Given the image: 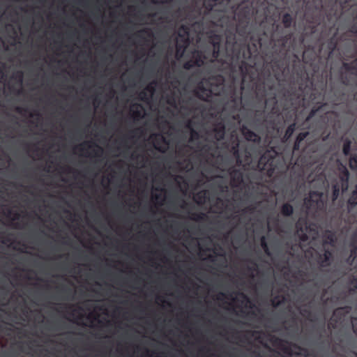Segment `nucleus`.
I'll list each match as a JSON object with an SVG mask.
<instances>
[{
	"label": "nucleus",
	"instance_id": "nucleus-1",
	"mask_svg": "<svg viewBox=\"0 0 357 357\" xmlns=\"http://www.w3.org/2000/svg\"><path fill=\"white\" fill-rule=\"evenodd\" d=\"M203 6L217 26L227 28L236 20V33L226 30L225 52H221V36L215 33L209 37L212 48L206 49L213 61L238 64L241 90L234 84L229 86V107L234 112L250 107L241 96L248 77L255 96L257 85L269 78L275 89H281L280 82L290 78V34L284 33L279 24V8L266 0H203Z\"/></svg>",
	"mask_w": 357,
	"mask_h": 357
},
{
	"label": "nucleus",
	"instance_id": "nucleus-2",
	"mask_svg": "<svg viewBox=\"0 0 357 357\" xmlns=\"http://www.w3.org/2000/svg\"><path fill=\"white\" fill-rule=\"evenodd\" d=\"M271 78L257 85L256 98L261 102L263 109L255 113L256 121L266 129V150L258 160L254 159L250 149L244 148L241 155L244 169L257 168L273 181H284L290 168L287 157L290 138V91L275 89Z\"/></svg>",
	"mask_w": 357,
	"mask_h": 357
},
{
	"label": "nucleus",
	"instance_id": "nucleus-3",
	"mask_svg": "<svg viewBox=\"0 0 357 357\" xmlns=\"http://www.w3.org/2000/svg\"><path fill=\"white\" fill-rule=\"evenodd\" d=\"M205 83L208 88L205 87L201 82L193 90V95L201 100L210 102L213 96L221 95L224 89L225 78L220 75H213L205 79Z\"/></svg>",
	"mask_w": 357,
	"mask_h": 357
},
{
	"label": "nucleus",
	"instance_id": "nucleus-4",
	"mask_svg": "<svg viewBox=\"0 0 357 357\" xmlns=\"http://www.w3.org/2000/svg\"><path fill=\"white\" fill-rule=\"evenodd\" d=\"M222 172H226L229 176L230 185L232 188H241L244 185V172L243 170L231 166L228 168H222Z\"/></svg>",
	"mask_w": 357,
	"mask_h": 357
},
{
	"label": "nucleus",
	"instance_id": "nucleus-5",
	"mask_svg": "<svg viewBox=\"0 0 357 357\" xmlns=\"http://www.w3.org/2000/svg\"><path fill=\"white\" fill-rule=\"evenodd\" d=\"M192 59L196 67H202L205 62H214L206 50H194L192 54Z\"/></svg>",
	"mask_w": 357,
	"mask_h": 357
},
{
	"label": "nucleus",
	"instance_id": "nucleus-6",
	"mask_svg": "<svg viewBox=\"0 0 357 357\" xmlns=\"http://www.w3.org/2000/svg\"><path fill=\"white\" fill-rule=\"evenodd\" d=\"M231 138L233 139V141L230 151L236 158V165H240L242 163V158L241 155V150L239 148L238 137L235 132L231 134Z\"/></svg>",
	"mask_w": 357,
	"mask_h": 357
},
{
	"label": "nucleus",
	"instance_id": "nucleus-7",
	"mask_svg": "<svg viewBox=\"0 0 357 357\" xmlns=\"http://www.w3.org/2000/svg\"><path fill=\"white\" fill-rule=\"evenodd\" d=\"M241 132L243 135L244 138L247 141L252 142H259L261 140L260 137L255 132L249 129L245 125H242L241 127Z\"/></svg>",
	"mask_w": 357,
	"mask_h": 357
},
{
	"label": "nucleus",
	"instance_id": "nucleus-8",
	"mask_svg": "<svg viewBox=\"0 0 357 357\" xmlns=\"http://www.w3.org/2000/svg\"><path fill=\"white\" fill-rule=\"evenodd\" d=\"M323 192L319 191H312L310 194V199L305 201L306 205L309 207H319L320 206V202L322 203Z\"/></svg>",
	"mask_w": 357,
	"mask_h": 357
},
{
	"label": "nucleus",
	"instance_id": "nucleus-9",
	"mask_svg": "<svg viewBox=\"0 0 357 357\" xmlns=\"http://www.w3.org/2000/svg\"><path fill=\"white\" fill-rule=\"evenodd\" d=\"M212 132L214 137L217 141H220L225 138V126L222 121L217 122L214 124L212 129Z\"/></svg>",
	"mask_w": 357,
	"mask_h": 357
},
{
	"label": "nucleus",
	"instance_id": "nucleus-10",
	"mask_svg": "<svg viewBox=\"0 0 357 357\" xmlns=\"http://www.w3.org/2000/svg\"><path fill=\"white\" fill-rule=\"evenodd\" d=\"M290 298V295L287 293L285 296L282 294H278L277 295L273 294L271 300V305L274 307L281 306L285 302H287Z\"/></svg>",
	"mask_w": 357,
	"mask_h": 357
},
{
	"label": "nucleus",
	"instance_id": "nucleus-11",
	"mask_svg": "<svg viewBox=\"0 0 357 357\" xmlns=\"http://www.w3.org/2000/svg\"><path fill=\"white\" fill-rule=\"evenodd\" d=\"M92 146H94L96 147H97V149L96 150H94V156L95 157H97V158H99L102 155V149L98 145H97L96 144L93 143V142H83L82 144H81L79 146V151H84V146H87L89 149L91 148Z\"/></svg>",
	"mask_w": 357,
	"mask_h": 357
},
{
	"label": "nucleus",
	"instance_id": "nucleus-12",
	"mask_svg": "<svg viewBox=\"0 0 357 357\" xmlns=\"http://www.w3.org/2000/svg\"><path fill=\"white\" fill-rule=\"evenodd\" d=\"M153 137H154L155 142L156 143V144L154 145L155 149L160 152L164 153L166 151V147H162L159 146V144L161 142L168 144L166 139L160 134H154L153 135Z\"/></svg>",
	"mask_w": 357,
	"mask_h": 357
},
{
	"label": "nucleus",
	"instance_id": "nucleus-13",
	"mask_svg": "<svg viewBox=\"0 0 357 357\" xmlns=\"http://www.w3.org/2000/svg\"><path fill=\"white\" fill-rule=\"evenodd\" d=\"M208 191L206 190H200L197 192L194 196V199L195 202L199 205H202L205 204L207 199Z\"/></svg>",
	"mask_w": 357,
	"mask_h": 357
},
{
	"label": "nucleus",
	"instance_id": "nucleus-14",
	"mask_svg": "<svg viewBox=\"0 0 357 357\" xmlns=\"http://www.w3.org/2000/svg\"><path fill=\"white\" fill-rule=\"evenodd\" d=\"M177 38L190 39V29L187 25H181L177 30Z\"/></svg>",
	"mask_w": 357,
	"mask_h": 357
},
{
	"label": "nucleus",
	"instance_id": "nucleus-15",
	"mask_svg": "<svg viewBox=\"0 0 357 357\" xmlns=\"http://www.w3.org/2000/svg\"><path fill=\"white\" fill-rule=\"evenodd\" d=\"M23 77L24 73L21 70L17 71L11 76V79L15 80L20 86L22 84Z\"/></svg>",
	"mask_w": 357,
	"mask_h": 357
},
{
	"label": "nucleus",
	"instance_id": "nucleus-16",
	"mask_svg": "<svg viewBox=\"0 0 357 357\" xmlns=\"http://www.w3.org/2000/svg\"><path fill=\"white\" fill-rule=\"evenodd\" d=\"M343 169H344V175L342 178V190L345 191L348 188L347 181L349 179V173L345 167H343Z\"/></svg>",
	"mask_w": 357,
	"mask_h": 357
},
{
	"label": "nucleus",
	"instance_id": "nucleus-17",
	"mask_svg": "<svg viewBox=\"0 0 357 357\" xmlns=\"http://www.w3.org/2000/svg\"><path fill=\"white\" fill-rule=\"evenodd\" d=\"M142 34H146L147 36V37H149V38L153 37V33L152 31L148 28H145V29H143L139 31L136 33V36L139 38H142Z\"/></svg>",
	"mask_w": 357,
	"mask_h": 357
},
{
	"label": "nucleus",
	"instance_id": "nucleus-18",
	"mask_svg": "<svg viewBox=\"0 0 357 357\" xmlns=\"http://www.w3.org/2000/svg\"><path fill=\"white\" fill-rule=\"evenodd\" d=\"M206 215L202 213H193L191 214L190 218L195 221H202L205 219Z\"/></svg>",
	"mask_w": 357,
	"mask_h": 357
},
{
	"label": "nucleus",
	"instance_id": "nucleus-19",
	"mask_svg": "<svg viewBox=\"0 0 357 357\" xmlns=\"http://www.w3.org/2000/svg\"><path fill=\"white\" fill-rule=\"evenodd\" d=\"M282 213L285 216H290V201L287 200L282 208Z\"/></svg>",
	"mask_w": 357,
	"mask_h": 357
},
{
	"label": "nucleus",
	"instance_id": "nucleus-20",
	"mask_svg": "<svg viewBox=\"0 0 357 357\" xmlns=\"http://www.w3.org/2000/svg\"><path fill=\"white\" fill-rule=\"evenodd\" d=\"M186 49L187 48H185L183 46L181 47V45H176V56L178 58H181L183 56Z\"/></svg>",
	"mask_w": 357,
	"mask_h": 357
},
{
	"label": "nucleus",
	"instance_id": "nucleus-21",
	"mask_svg": "<svg viewBox=\"0 0 357 357\" xmlns=\"http://www.w3.org/2000/svg\"><path fill=\"white\" fill-rule=\"evenodd\" d=\"M282 24L285 28L290 27V13H287L283 15Z\"/></svg>",
	"mask_w": 357,
	"mask_h": 357
},
{
	"label": "nucleus",
	"instance_id": "nucleus-22",
	"mask_svg": "<svg viewBox=\"0 0 357 357\" xmlns=\"http://www.w3.org/2000/svg\"><path fill=\"white\" fill-rule=\"evenodd\" d=\"M151 97V96L148 94V93L144 90L140 91L139 93V99L144 102L148 101Z\"/></svg>",
	"mask_w": 357,
	"mask_h": 357
},
{
	"label": "nucleus",
	"instance_id": "nucleus-23",
	"mask_svg": "<svg viewBox=\"0 0 357 357\" xmlns=\"http://www.w3.org/2000/svg\"><path fill=\"white\" fill-rule=\"evenodd\" d=\"M236 294L242 298V301H241L242 303H246V304L251 303L250 298L244 293L241 292V291H237L236 293Z\"/></svg>",
	"mask_w": 357,
	"mask_h": 357
},
{
	"label": "nucleus",
	"instance_id": "nucleus-24",
	"mask_svg": "<svg viewBox=\"0 0 357 357\" xmlns=\"http://www.w3.org/2000/svg\"><path fill=\"white\" fill-rule=\"evenodd\" d=\"M195 62L193 61L192 59L191 58L190 60L185 61L183 65V68L185 69V70H190L192 69V68L194 67H196V65L195 63H194Z\"/></svg>",
	"mask_w": 357,
	"mask_h": 357
},
{
	"label": "nucleus",
	"instance_id": "nucleus-25",
	"mask_svg": "<svg viewBox=\"0 0 357 357\" xmlns=\"http://www.w3.org/2000/svg\"><path fill=\"white\" fill-rule=\"evenodd\" d=\"M349 203L351 205H356L357 204V186L355 190L352 192L349 199Z\"/></svg>",
	"mask_w": 357,
	"mask_h": 357
},
{
	"label": "nucleus",
	"instance_id": "nucleus-26",
	"mask_svg": "<svg viewBox=\"0 0 357 357\" xmlns=\"http://www.w3.org/2000/svg\"><path fill=\"white\" fill-rule=\"evenodd\" d=\"M176 45H181L185 47V48H188V47L190 45V39H183V38H177L176 40Z\"/></svg>",
	"mask_w": 357,
	"mask_h": 357
},
{
	"label": "nucleus",
	"instance_id": "nucleus-27",
	"mask_svg": "<svg viewBox=\"0 0 357 357\" xmlns=\"http://www.w3.org/2000/svg\"><path fill=\"white\" fill-rule=\"evenodd\" d=\"M261 246L267 255H269V249L268 243L265 236H262L261 238Z\"/></svg>",
	"mask_w": 357,
	"mask_h": 357
},
{
	"label": "nucleus",
	"instance_id": "nucleus-28",
	"mask_svg": "<svg viewBox=\"0 0 357 357\" xmlns=\"http://www.w3.org/2000/svg\"><path fill=\"white\" fill-rule=\"evenodd\" d=\"M200 138V135L199 133L196 131L195 130H194L193 128H191L190 129V142H192L195 139H199Z\"/></svg>",
	"mask_w": 357,
	"mask_h": 357
},
{
	"label": "nucleus",
	"instance_id": "nucleus-29",
	"mask_svg": "<svg viewBox=\"0 0 357 357\" xmlns=\"http://www.w3.org/2000/svg\"><path fill=\"white\" fill-rule=\"evenodd\" d=\"M153 84H155V82H153V83H151L149 84H148L146 88L144 89V91H146L147 93H149L150 96H152V95L155 92V87L153 85Z\"/></svg>",
	"mask_w": 357,
	"mask_h": 357
},
{
	"label": "nucleus",
	"instance_id": "nucleus-30",
	"mask_svg": "<svg viewBox=\"0 0 357 357\" xmlns=\"http://www.w3.org/2000/svg\"><path fill=\"white\" fill-rule=\"evenodd\" d=\"M316 235H317V233L316 232H314V233H310V232H308V228H306V232L303 234V240L306 239H309V238H316Z\"/></svg>",
	"mask_w": 357,
	"mask_h": 357
},
{
	"label": "nucleus",
	"instance_id": "nucleus-31",
	"mask_svg": "<svg viewBox=\"0 0 357 357\" xmlns=\"http://www.w3.org/2000/svg\"><path fill=\"white\" fill-rule=\"evenodd\" d=\"M349 164L351 169H356L357 167V158L352 157L350 159Z\"/></svg>",
	"mask_w": 357,
	"mask_h": 357
},
{
	"label": "nucleus",
	"instance_id": "nucleus-32",
	"mask_svg": "<svg viewBox=\"0 0 357 357\" xmlns=\"http://www.w3.org/2000/svg\"><path fill=\"white\" fill-rule=\"evenodd\" d=\"M15 111L20 114H23L28 112V109L22 107H17L15 108Z\"/></svg>",
	"mask_w": 357,
	"mask_h": 357
},
{
	"label": "nucleus",
	"instance_id": "nucleus-33",
	"mask_svg": "<svg viewBox=\"0 0 357 357\" xmlns=\"http://www.w3.org/2000/svg\"><path fill=\"white\" fill-rule=\"evenodd\" d=\"M343 151L345 155L349 154L350 151V142H347L344 145Z\"/></svg>",
	"mask_w": 357,
	"mask_h": 357
},
{
	"label": "nucleus",
	"instance_id": "nucleus-34",
	"mask_svg": "<svg viewBox=\"0 0 357 357\" xmlns=\"http://www.w3.org/2000/svg\"><path fill=\"white\" fill-rule=\"evenodd\" d=\"M286 344H287V346L284 349V353L287 355V357H288V356H290V342H289L287 340Z\"/></svg>",
	"mask_w": 357,
	"mask_h": 357
},
{
	"label": "nucleus",
	"instance_id": "nucleus-35",
	"mask_svg": "<svg viewBox=\"0 0 357 357\" xmlns=\"http://www.w3.org/2000/svg\"><path fill=\"white\" fill-rule=\"evenodd\" d=\"M289 266L290 265H289V259L287 258V259L286 272H285V278H286L287 282H288V280H289V273H288V271H290Z\"/></svg>",
	"mask_w": 357,
	"mask_h": 357
},
{
	"label": "nucleus",
	"instance_id": "nucleus-36",
	"mask_svg": "<svg viewBox=\"0 0 357 357\" xmlns=\"http://www.w3.org/2000/svg\"><path fill=\"white\" fill-rule=\"evenodd\" d=\"M255 210V207L252 206H248L246 207L245 208H244L242 212L243 213H248V212H250V213H252Z\"/></svg>",
	"mask_w": 357,
	"mask_h": 357
},
{
	"label": "nucleus",
	"instance_id": "nucleus-37",
	"mask_svg": "<svg viewBox=\"0 0 357 357\" xmlns=\"http://www.w3.org/2000/svg\"><path fill=\"white\" fill-rule=\"evenodd\" d=\"M340 188L337 185L334 186L333 196L334 199H336L339 195Z\"/></svg>",
	"mask_w": 357,
	"mask_h": 357
},
{
	"label": "nucleus",
	"instance_id": "nucleus-38",
	"mask_svg": "<svg viewBox=\"0 0 357 357\" xmlns=\"http://www.w3.org/2000/svg\"><path fill=\"white\" fill-rule=\"evenodd\" d=\"M133 114H134L135 116H136V117H137V118H138V117H142V113H141V112H140V111H139V110H136V111H135Z\"/></svg>",
	"mask_w": 357,
	"mask_h": 357
},
{
	"label": "nucleus",
	"instance_id": "nucleus-39",
	"mask_svg": "<svg viewBox=\"0 0 357 357\" xmlns=\"http://www.w3.org/2000/svg\"><path fill=\"white\" fill-rule=\"evenodd\" d=\"M167 102L170 105H175V100L174 98H171V99H169Z\"/></svg>",
	"mask_w": 357,
	"mask_h": 357
},
{
	"label": "nucleus",
	"instance_id": "nucleus-40",
	"mask_svg": "<svg viewBox=\"0 0 357 357\" xmlns=\"http://www.w3.org/2000/svg\"><path fill=\"white\" fill-rule=\"evenodd\" d=\"M139 132H141V129L140 128H137V129H135V130H132L130 131V132L132 134H135V135L137 134Z\"/></svg>",
	"mask_w": 357,
	"mask_h": 357
},
{
	"label": "nucleus",
	"instance_id": "nucleus-41",
	"mask_svg": "<svg viewBox=\"0 0 357 357\" xmlns=\"http://www.w3.org/2000/svg\"><path fill=\"white\" fill-rule=\"evenodd\" d=\"M66 171L68 173H71V172H73V169L71 167H68L66 169Z\"/></svg>",
	"mask_w": 357,
	"mask_h": 357
},
{
	"label": "nucleus",
	"instance_id": "nucleus-42",
	"mask_svg": "<svg viewBox=\"0 0 357 357\" xmlns=\"http://www.w3.org/2000/svg\"><path fill=\"white\" fill-rule=\"evenodd\" d=\"M20 218V214L16 213L15 215H14V218L13 220H18Z\"/></svg>",
	"mask_w": 357,
	"mask_h": 357
},
{
	"label": "nucleus",
	"instance_id": "nucleus-43",
	"mask_svg": "<svg viewBox=\"0 0 357 357\" xmlns=\"http://www.w3.org/2000/svg\"><path fill=\"white\" fill-rule=\"evenodd\" d=\"M135 106L137 108H140L141 109H143L142 105H140V104H136V105H135Z\"/></svg>",
	"mask_w": 357,
	"mask_h": 357
},
{
	"label": "nucleus",
	"instance_id": "nucleus-44",
	"mask_svg": "<svg viewBox=\"0 0 357 357\" xmlns=\"http://www.w3.org/2000/svg\"><path fill=\"white\" fill-rule=\"evenodd\" d=\"M162 3H169L171 0H160Z\"/></svg>",
	"mask_w": 357,
	"mask_h": 357
},
{
	"label": "nucleus",
	"instance_id": "nucleus-45",
	"mask_svg": "<svg viewBox=\"0 0 357 357\" xmlns=\"http://www.w3.org/2000/svg\"><path fill=\"white\" fill-rule=\"evenodd\" d=\"M204 149H206V151H208V150H209V147H208L207 145H205V146H204Z\"/></svg>",
	"mask_w": 357,
	"mask_h": 357
},
{
	"label": "nucleus",
	"instance_id": "nucleus-46",
	"mask_svg": "<svg viewBox=\"0 0 357 357\" xmlns=\"http://www.w3.org/2000/svg\"><path fill=\"white\" fill-rule=\"evenodd\" d=\"M155 198L156 199H160V195H156L155 196Z\"/></svg>",
	"mask_w": 357,
	"mask_h": 357
},
{
	"label": "nucleus",
	"instance_id": "nucleus-47",
	"mask_svg": "<svg viewBox=\"0 0 357 357\" xmlns=\"http://www.w3.org/2000/svg\"><path fill=\"white\" fill-rule=\"evenodd\" d=\"M220 296H221L222 297H226V294H225L224 293H220Z\"/></svg>",
	"mask_w": 357,
	"mask_h": 357
},
{
	"label": "nucleus",
	"instance_id": "nucleus-48",
	"mask_svg": "<svg viewBox=\"0 0 357 357\" xmlns=\"http://www.w3.org/2000/svg\"><path fill=\"white\" fill-rule=\"evenodd\" d=\"M209 258H210V259H211L212 261H214V257H213L210 256V257H209Z\"/></svg>",
	"mask_w": 357,
	"mask_h": 357
},
{
	"label": "nucleus",
	"instance_id": "nucleus-49",
	"mask_svg": "<svg viewBox=\"0 0 357 357\" xmlns=\"http://www.w3.org/2000/svg\"><path fill=\"white\" fill-rule=\"evenodd\" d=\"M66 291L67 293H71V290H70V289H66Z\"/></svg>",
	"mask_w": 357,
	"mask_h": 357
},
{
	"label": "nucleus",
	"instance_id": "nucleus-50",
	"mask_svg": "<svg viewBox=\"0 0 357 357\" xmlns=\"http://www.w3.org/2000/svg\"><path fill=\"white\" fill-rule=\"evenodd\" d=\"M0 73L3 75V70L2 69L0 68Z\"/></svg>",
	"mask_w": 357,
	"mask_h": 357
},
{
	"label": "nucleus",
	"instance_id": "nucleus-51",
	"mask_svg": "<svg viewBox=\"0 0 357 357\" xmlns=\"http://www.w3.org/2000/svg\"><path fill=\"white\" fill-rule=\"evenodd\" d=\"M35 115H36V116H40V114L38 112H36V113L35 114Z\"/></svg>",
	"mask_w": 357,
	"mask_h": 357
},
{
	"label": "nucleus",
	"instance_id": "nucleus-52",
	"mask_svg": "<svg viewBox=\"0 0 357 357\" xmlns=\"http://www.w3.org/2000/svg\"><path fill=\"white\" fill-rule=\"evenodd\" d=\"M133 137H134V135H130V136L128 137V138H129V139H132V138H133Z\"/></svg>",
	"mask_w": 357,
	"mask_h": 357
},
{
	"label": "nucleus",
	"instance_id": "nucleus-53",
	"mask_svg": "<svg viewBox=\"0 0 357 357\" xmlns=\"http://www.w3.org/2000/svg\"><path fill=\"white\" fill-rule=\"evenodd\" d=\"M186 205V203L185 202H183V205L181 206V208H184V206Z\"/></svg>",
	"mask_w": 357,
	"mask_h": 357
},
{
	"label": "nucleus",
	"instance_id": "nucleus-54",
	"mask_svg": "<svg viewBox=\"0 0 357 357\" xmlns=\"http://www.w3.org/2000/svg\"><path fill=\"white\" fill-rule=\"evenodd\" d=\"M251 263L256 267L257 266V264L256 263L253 262V261H251Z\"/></svg>",
	"mask_w": 357,
	"mask_h": 357
},
{
	"label": "nucleus",
	"instance_id": "nucleus-55",
	"mask_svg": "<svg viewBox=\"0 0 357 357\" xmlns=\"http://www.w3.org/2000/svg\"><path fill=\"white\" fill-rule=\"evenodd\" d=\"M188 101L190 102H192V99L191 98H190Z\"/></svg>",
	"mask_w": 357,
	"mask_h": 357
},
{
	"label": "nucleus",
	"instance_id": "nucleus-56",
	"mask_svg": "<svg viewBox=\"0 0 357 357\" xmlns=\"http://www.w3.org/2000/svg\"><path fill=\"white\" fill-rule=\"evenodd\" d=\"M218 202H222V199L220 198H218Z\"/></svg>",
	"mask_w": 357,
	"mask_h": 357
},
{
	"label": "nucleus",
	"instance_id": "nucleus-57",
	"mask_svg": "<svg viewBox=\"0 0 357 357\" xmlns=\"http://www.w3.org/2000/svg\"><path fill=\"white\" fill-rule=\"evenodd\" d=\"M10 241V240L8 238H6V241L9 242Z\"/></svg>",
	"mask_w": 357,
	"mask_h": 357
},
{
	"label": "nucleus",
	"instance_id": "nucleus-58",
	"mask_svg": "<svg viewBox=\"0 0 357 357\" xmlns=\"http://www.w3.org/2000/svg\"><path fill=\"white\" fill-rule=\"evenodd\" d=\"M10 89L11 91H13V87H10Z\"/></svg>",
	"mask_w": 357,
	"mask_h": 357
},
{
	"label": "nucleus",
	"instance_id": "nucleus-59",
	"mask_svg": "<svg viewBox=\"0 0 357 357\" xmlns=\"http://www.w3.org/2000/svg\"><path fill=\"white\" fill-rule=\"evenodd\" d=\"M291 351H293V349H292V348L291 349Z\"/></svg>",
	"mask_w": 357,
	"mask_h": 357
},
{
	"label": "nucleus",
	"instance_id": "nucleus-60",
	"mask_svg": "<svg viewBox=\"0 0 357 357\" xmlns=\"http://www.w3.org/2000/svg\"><path fill=\"white\" fill-rule=\"evenodd\" d=\"M288 357H291V356H288Z\"/></svg>",
	"mask_w": 357,
	"mask_h": 357
},
{
	"label": "nucleus",
	"instance_id": "nucleus-61",
	"mask_svg": "<svg viewBox=\"0 0 357 357\" xmlns=\"http://www.w3.org/2000/svg\"><path fill=\"white\" fill-rule=\"evenodd\" d=\"M288 357H291V356H288Z\"/></svg>",
	"mask_w": 357,
	"mask_h": 357
}]
</instances>
